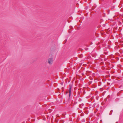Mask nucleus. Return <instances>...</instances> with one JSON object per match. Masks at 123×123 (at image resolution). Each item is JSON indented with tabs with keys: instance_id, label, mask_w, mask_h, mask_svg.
Returning <instances> with one entry per match:
<instances>
[{
	"instance_id": "obj_1",
	"label": "nucleus",
	"mask_w": 123,
	"mask_h": 123,
	"mask_svg": "<svg viewBox=\"0 0 123 123\" xmlns=\"http://www.w3.org/2000/svg\"><path fill=\"white\" fill-rule=\"evenodd\" d=\"M69 89L68 90L69 91V96L70 97V96L71 90V88H72V86L71 85H69Z\"/></svg>"
},
{
	"instance_id": "obj_2",
	"label": "nucleus",
	"mask_w": 123,
	"mask_h": 123,
	"mask_svg": "<svg viewBox=\"0 0 123 123\" xmlns=\"http://www.w3.org/2000/svg\"><path fill=\"white\" fill-rule=\"evenodd\" d=\"M48 62L49 64H52L53 62L52 58L49 59Z\"/></svg>"
}]
</instances>
